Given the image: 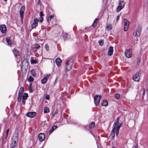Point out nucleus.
<instances>
[{"label":"nucleus","instance_id":"obj_1","mask_svg":"<svg viewBox=\"0 0 148 148\" xmlns=\"http://www.w3.org/2000/svg\"><path fill=\"white\" fill-rule=\"evenodd\" d=\"M28 66V63L27 59H24L22 63V66L21 68V71L22 73V76L23 77L26 75L27 70L26 67H27Z\"/></svg>","mask_w":148,"mask_h":148},{"label":"nucleus","instance_id":"obj_2","mask_svg":"<svg viewBox=\"0 0 148 148\" xmlns=\"http://www.w3.org/2000/svg\"><path fill=\"white\" fill-rule=\"evenodd\" d=\"M74 62V60L71 58L68 60L66 63V69L67 71H70L73 66Z\"/></svg>","mask_w":148,"mask_h":148},{"label":"nucleus","instance_id":"obj_3","mask_svg":"<svg viewBox=\"0 0 148 148\" xmlns=\"http://www.w3.org/2000/svg\"><path fill=\"white\" fill-rule=\"evenodd\" d=\"M141 74V71L139 70L133 76L132 79L135 81L139 82Z\"/></svg>","mask_w":148,"mask_h":148},{"label":"nucleus","instance_id":"obj_4","mask_svg":"<svg viewBox=\"0 0 148 148\" xmlns=\"http://www.w3.org/2000/svg\"><path fill=\"white\" fill-rule=\"evenodd\" d=\"M141 30V27L140 26H138L133 33V35L136 37L139 36L140 34Z\"/></svg>","mask_w":148,"mask_h":148},{"label":"nucleus","instance_id":"obj_5","mask_svg":"<svg viewBox=\"0 0 148 148\" xmlns=\"http://www.w3.org/2000/svg\"><path fill=\"white\" fill-rule=\"evenodd\" d=\"M18 140V135L17 134H14L13 137L12 138V141L11 144L12 146L15 145V147L16 145V143Z\"/></svg>","mask_w":148,"mask_h":148},{"label":"nucleus","instance_id":"obj_6","mask_svg":"<svg viewBox=\"0 0 148 148\" xmlns=\"http://www.w3.org/2000/svg\"><path fill=\"white\" fill-rule=\"evenodd\" d=\"M101 97V95H96L94 98V102L95 105H98L99 103Z\"/></svg>","mask_w":148,"mask_h":148},{"label":"nucleus","instance_id":"obj_7","mask_svg":"<svg viewBox=\"0 0 148 148\" xmlns=\"http://www.w3.org/2000/svg\"><path fill=\"white\" fill-rule=\"evenodd\" d=\"M25 10V7L24 6H22L21 8L20 11V15L21 19L22 22H23V18L24 13V11Z\"/></svg>","mask_w":148,"mask_h":148},{"label":"nucleus","instance_id":"obj_8","mask_svg":"<svg viewBox=\"0 0 148 148\" xmlns=\"http://www.w3.org/2000/svg\"><path fill=\"white\" fill-rule=\"evenodd\" d=\"M124 31L126 32L127 30L128 29L130 22L126 19H124Z\"/></svg>","mask_w":148,"mask_h":148},{"label":"nucleus","instance_id":"obj_9","mask_svg":"<svg viewBox=\"0 0 148 148\" xmlns=\"http://www.w3.org/2000/svg\"><path fill=\"white\" fill-rule=\"evenodd\" d=\"M125 54L127 58H131L132 56L131 50L130 49L127 50L125 51Z\"/></svg>","mask_w":148,"mask_h":148},{"label":"nucleus","instance_id":"obj_10","mask_svg":"<svg viewBox=\"0 0 148 148\" xmlns=\"http://www.w3.org/2000/svg\"><path fill=\"white\" fill-rule=\"evenodd\" d=\"M38 138L40 142H42L45 139V135L43 133H40L38 135Z\"/></svg>","mask_w":148,"mask_h":148},{"label":"nucleus","instance_id":"obj_11","mask_svg":"<svg viewBox=\"0 0 148 148\" xmlns=\"http://www.w3.org/2000/svg\"><path fill=\"white\" fill-rule=\"evenodd\" d=\"M36 115V113L35 112H29L26 114L27 116L30 118H33Z\"/></svg>","mask_w":148,"mask_h":148},{"label":"nucleus","instance_id":"obj_12","mask_svg":"<svg viewBox=\"0 0 148 148\" xmlns=\"http://www.w3.org/2000/svg\"><path fill=\"white\" fill-rule=\"evenodd\" d=\"M0 30L2 33H5L6 30V26L4 25L0 26Z\"/></svg>","mask_w":148,"mask_h":148},{"label":"nucleus","instance_id":"obj_13","mask_svg":"<svg viewBox=\"0 0 148 148\" xmlns=\"http://www.w3.org/2000/svg\"><path fill=\"white\" fill-rule=\"evenodd\" d=\"M122 124L121 123H120L119 125V126H116V127H113V128H114V131H116V135L119 133V129L120 127L122 126Z\"/></svg>","mask_w":148,"mask_h":148},{"label":"nucleus","instance_id":"obj_14","mask_svg":"<svg viewBox=\"0 0 148 148\" xmlns=\"http://www.w3.org/2000/svg\"><path fill=\"white\" fill-rule=\"evenodd\" d=\"M38 20L37 18H35L34 20V22L33 24L32 25V28L33 29L35 28L36 26L38 25Z\"/></svg>","mask_w":148,"mask_h":148},{"label":"nucleus","instance_id":"obj_15","mask_svg":"<svg viewBox=\"0 0 148 148\" xmlns=\"http://www.w3.org/2000/svg\"><path fill=\"white\" fill-rule=\"evenodd\" d=\"M113 47L111 46H110L109 48L108 52V55L109 56H112L113 53Z\"/></svg>","mask_w":148,"mask_h":148},{"label":"nucleus","instance_id":"obj_16","mask_svg":"<svg viewBox=\"0 0 148 148\" xmlns=\"http://www.w3.org/2000/svg\"><path fill=\"white\" fill-rule=\"evenodd\" d=\"M12 52L15 57H17L20 56V52L16 49H14L12 50Z\"/></svg>","mask_w":148,"mask_h":148},{"label":"nucleus","instance_id":"obj_17","mask_svg":"<svg viewBox=\"0 0 148 148\" xmlns=\"http://www.w3.org/2000/svg\"><path fill=\"white\" fill-rule=\"evenodd\" d=\"M119 117H118L116 119L115 121L114 124H113V127H116V126H119V124L120 123H119Z\"/></svg>","mask_w":148,"mask_h":148},{"label":"nucleus","instance_id":"obj_18","mask_svg":"<svg viewBox=\"0 0 148 148\" xmlns=\"http://www.w3.org/2000/svg\"><path fill=\"white\" fill-rule=\"evenodd\" d=\"M62 62V60L59 58H57L55 60V62L58 66L61 65Z\"/></svg>","mask_w":148,"mask_h":148},{"label":"nucleus","instance_id":"obj_19","mask_svg":"<svg viewBox=\"0 0 148 148\" xmlns=\"http://www.w3.org/2000/svg\"><path fill=\"white\" fill-rule=\"evenodd\" d=\"M115 131H114V128H113V129L111 131V134H110V136L111 138L112 139H113L115 136Z\"/></svg>","mask_w":148,"mask_h":148},{"label":"nucleus","instance_id":"obj_20","mask_svg":"<svg viewBox=\"0 0 148 148\" xmlns=\"http://www.w3.org/2000/svg\"><path fill=\"white\" fill-rule=\"evenodd\" d=\"M98 19H99L98 18H96L95 19V20H94V21L92 25V26L93 27H95L97 26V23H98L97 21L98 20Z\"/></svg>","mask_w":148,"mask_h":148},{"label":"nucleus","instance_id":"obj_21","mask_svg":"<svg viewBox=\"0 0 148 148\" xmlns=\"http://www.w3.org/2000/svg\"><path fill=\"white\" fill-rule=\"evenodd\" d=\"M125 3L123 1H121L119 2V6L122 8H123L125 6Z\"/></svg>","mask_w":148,"mask_h":148},{"label":"nucleus","instance_id":"obj_22","mask_svg":"<svg viewBox=\"0 0 148 148\" xmlns=\"http://www.w3.org/2000/svg\"><path fill=\"white\" fill-rule=\"evenodd\" d=\"M108 105V102L106 99H104L102 103V105L103 106H106Z\"/></svg>","mask_w":148,"mask_h":148},{"label":"nucleus","instance_id":"obj_23","mask_svg":"<svg viewBox=\"0 0 148 148\" xmlns=\"http://www.w3.org/2000/svg\"><path fill=\"white\" fill-rule=\"evenodd\" d=\"M57 128V126L56 125H54L51 130H50L49 132V134L51 133L54 130Z\"/></svg>","mask_w":148,"mask_h":148},{"label":"nucleus","instance_id":"obj_24","mask_svg":"<svg viewBox=\"0 0 148 148\" xmlns=\"http://www.w3.org/2000/svg\"><path fill=\"white\" fill-rule=\"evenodd\" d=\"M28 97V94L26 93H24L22 96V99L23 100H26Z\"/></svg>","mask_w":148,"mask_h":148},{"label":"nucleus","instance_id":"obj_25","mask_svg":"<svg viewBox=\"0 0 148 148\" xmlns=\"http://www.w3.org/2000/svg\"><path fill=\"white\" fill-rule=\"evenodd\" d=\"M6 41L7 43L9 45H11V42L10 40V38L9 37H8L6 38Z\"/></svg>","mask_w":148,"mask_h":148},{"label":"nucleus","instance_id":"obj_26","mask_svg":"<svg viewBox=\"0 0 148 148\" xmlns=\"http://www.w3.org/2000/svg\"><path fill=\"white\" fill-rule=\"evenodd\" d=\"M69 36L67 33L63 35V38L64 40H67L68 38L69 37Z\"/></svg>","mask_w":148,"mask_h":148},{"label":"nucleus","instance_id":"obj_27","mask_svg":"<svg viewBox=\"0 0 148 148\" xmlns=\"http://www.w3.org/2000/svg\"><path fill=\"white\" fill-rule=\"evenodd\" d=\"M24 91V88L23 87H21L19 90L18 94L22 95Z\"/></svg>","mask_w":148,"mask_h":148},{"label":"nucleus","instance_id":"obj_28","mask_svg":"<svg viewBox=\"0 0 148 148\" xmlns=\"http://www.w3.org/2000/svg\"><path fill=\"white\" fill-rule=\"evenodd\" d=\"M49 112V108L47 107H44V113H48Z\"/></svg>","mask_w":148,"mask_h":148},{"label":"nucleus","instance_id":"obj_29","mask_svg":"<svg viewBox=\"0 0 148 148\" xmlns=\"http://www.w3.org/2000/svg\"><path fill=\"white\" fill-rule=\"evenodd\" d=\"M32 75L33 77H36V73L35 71L33 69L31 71Z\"/></svg>","mask_w":148,"mask_h":148},{"label":"nucleus","instance_id":"obj_30","mask_svg":"<svg viewBox=\"0 0 148 148\" xmlns=\"http://www.w3.org/2000/svg\"><path fill=\"white\" fill-rule=\"evenodd\" d=\"M106 28L107 30H110L112 29V25L110 24L106 25Z\"/></svg>","mask_w":148,"mask_h":148},{"label":"nucleus","instance_id":"obj_31","mask_svg":"<svg viewBox=\"0 0 148 148\" xmlns=\"http://www.w3.org/2000/svg\"><path fill=\"white\" fill-rule=\"evenodd\" d=\"M22 95L18 94V101L20 102H21V97Z\"/></svg>","mask_w":148,"mask_h":148},{"label":"nucleus","instance_id":"obj_32","mask_svg":"<svg viewBox=\"0 0 148 148\" xmlns=\"http://www.w3.org/2000/svg\"><path fill=\"white\" fill-rule=\"evenodd\" d=\"M27 80L29 82H32L34 81V78L31 76H30L28 78Z\"/></svg>","mask_w":148,"mask_h":148},{"label":"nucleus","instance_id":"obj_33","mask_svg":"<svg viewBox=\"0 0 148 148\" xmlns=\"http://www.w3.org/2000/svg\"><path fill=\"white\" fill-rule=\"evenodd\" d=\"M95 123L94 122H92L90 125L89 127L90 129L93 128L95 126Z\"/></svg>","mask_w":148,"mask_h":148},{"label":"nucleus","instance_id":"obj_34","mask_svg":"<svg viewBox=\"0 0 148 148\" xmlns=\"http://www.w3.org/2000/svg\"><path fill=\"white\" fill-rule=\"evenodd\" d=\"M7 136H5V137H4L1 139V141L3 144L5 143L6 141V139Z\"/></svg>","mask_w":148,"mask_h":148},{"label":"nucleus","instance_id":"obj_35","mask_svg":"<svg viewBox=\"0 0 148 148\" xmlns=\"http://www.w3.org/2000/svg\"><path fill=\"white\" fill-rule=\"evenodd\" d=\"M98 42L100 45L102 46L104 43V41L103 40H101L98 41Z\"/></svg>","mask_w":148,"mask_h":148},{"label":"nucleus","instance_id":"obj_36","mask_svg":"<svg viewBox=\"0 0 148 148\" xmlns=\"http://www.w3.org/2000/svg\"><path fill=\"white\" fill-rule=\"evenodd\" d=\"M34 47L36 50H38L40 48V46L37 44H35L34 45Z\"/></svg>","mask_w":148,"mask_h":148},{"label":"nucleus","instance_id":"obj_37","mask_svg":"<svg viewBox=\"0 0 148 148\" xmlns=\"http://www.w3.org/2000/svg\"><path fill=\"white\" fill-rule=\"evenodd\" d=\"M54 17L53 15H52L48 17L47 18V21L49 22V21H51V19Z\"/></svg>","mask_w":148,"mask_h":148},{"label":"nucleus","instance_id":"obj_38","mask_svg":"<svg viewBox=\"0 0 148 148\" xmlns=\"http://www.w3.org/2000/svg\"><path fill=\"white\" fill-rule=\"evenodd\" d=\"M47 81V80L44 77L41 80V82L42 84H45L46 82Z\"/></svg>","mask_w":148,"mask_h":148},{"label":"nucleus","instance_id":"obj_39","mask_svg":"<svg viewBox=\"0 0 148 148\" xmlns=\"http://www.w3.org/2000/svg\"><path fill=\"white\" fill-rule=\"evenodd\" d=\"M123 8H122V7H121L120 6H119L116 9V11L117 12H119Z\"/></svg>","mask_w":148,"mask_h":148},{"label":"nucleus","instance_id":"obj_40","mask_svg":"<svg viewBox=\"0 0 148 148\" xmlns=\"http://www.w3.org/2000/svg\"><path fill=\"white\" fill-rule=\"evenodd\" d=\"M57 114L58 112L57 111H56L54 112H53L52 113V118H54L55 117V115H57Z\"/></svg>","mask_w":148,"mask_h":148},{"label":"nucleus","instance_id":"obj_41","mask_svg":"<svg viewBox=\"0 0 148 148\" xmlns=\"http://www.w3.org/2000/svg\"><path fill=\"white\" fill-rule=\"evenodd\" d=\"M31 64H36L37 63V62L36 60L32 59H31Z\"/></svg>","mask_w":148,"mask_h":148},{"label":"nucleus","instance_id":"obj_42","mask_svg":"<svg viewBox=\"0 0 148 148\" xmlns=\"http://www.w3.org/2000/svg\"><path fill=\"white\" fill-rule=\"evenodd\" d=\"M115 97L116 99H118L120 97V95L119 94H116L115 95Z\"/></svg>","mask_w":148,"mask_h":148},{"label":"nucleus","instance_id":"obj_43","mask_svg":"<svg viewBox=\"0 0 148 148\" xmlns=\"http://www.w3.org/2000/svg\"><path fill=\"white\" fill-rule=\"evenodd\" d=\"M45 49L47 51H48L49 50V47L48 44H46L45 45Z\"/></svg>","mask_w":148,"mask_h":148},{"label":"nucleus","instance_id":"obj_44","mask_svg":"<svg viewBox=\"0 0 148 148\" xmlns=\"http://www.w3.org/2000/svg\"><path fill=\"white\" fill-rule=\"evenodd\" d=\"M50 76V74H47L44 76V78L47 80L48 78Z\"/></svg>","mask_w":148,"mask_h":148},{"label":"nucleus","instance_id":"obj_45","mask_svg":"<svg viewBox=\"0 0 148 148\" xmlns=\"http://www.w3.org/2000/svg\"><path fill=\"white\" fill-rule=\"evenodd\" d=\"M43 20V17H40L39 18V21L40 23H41L42 22Z\"/></svg>","mask_w":148,"mask_h":148},{"label":"nucleus","instance_id":"obj_46","mask_svg":"<svg viewBox=\"0 0 148 148\" xmlns=\"http://www.w3.org/2000/svg\"><path fill=\"white\" fill-rule=\"evenodd\" d=\"M29 90L30 92H33V90L31 87H29Z\"/></svg>","mask_w":148,"mask_h":148},{"label":"nucleus","instance_id":"obj_47","mask_svg":"<svg viewBox=\"0 0 148 148\" xmlns=\"http://www.w3.org/2000/svg\"><path fill=\"white\" fill-rule=\"evenodd\" d=\"M140 59H138V60L137 62V64L138 66L140 64Z\"/></svg>","mask_w":148,"mask_h":148},{"label":"nucleus","instance_id":"obj_48","mask_svg":"<svg viewBox=\"0 0 148 148\" xmlns=\"http://www.w3.org/2000/svg\"><path fill=\"white\" fill-rule=\"evenodd\" d=\"M44 16V15L42 12H41L40 14V17H42L43 16Z\"/></svg>","mask_w":148,"mask_h":148},{"label":"nucleus","instance_id":"obj_49","mask_svg":"<svg viewBox=\"0 0 148 148\" xmlns=\"http://www.w3.org/2000/svg\"><path fill=\"white\" fill-rule=\"evenodd\" d=\"M45 99L47 100H49V96L48 95H47L45 97Z\"/></svg>","mask_w":148,"mask_h":148},{"label":"nucleus","instance_id":"obj_50","mask_svg":"<svg viewBox=\"0 0 148 148\" xmlns=\"http://www.w3.org/2000/svg\"><path fill=\"white\" fill-rule=\"evenodd\" d=\"M9 131V129H8L6 130V136H8Z\"/></svg>","mask_w":148,"mask_h":148},{"label":"nucleus","instance_id":"obj_51","mask_svg":"<svg viewBox=\"0 0 148 148\" xmlns=\"http://www.w3.org/2000/svg\"><path fill=\"white\" fill-rule=\"evenodd\" d=\"M7 119L6 118L2 120V122L3 123H5L7 121Z\"/></svg>","mask_w":148,"mask_h":148},{"label":"nucleus","instance_id":"obj_52","mask_svg":"<svg viewBox=\"0 0 148 148\" xmlns=\"http://www.w3.org/2000/svg\"><path fill=\"white\" fill-rule=\"evenodd\" d=\"M25 100H23L22 99V103H23L24 105L25 104Z\"/></svg>","mask_w":148,"mask_h":148},{"label":"nucleus","instance_id":"obj_53","mask_svg":"<svg viewBox=\"0 0 148 148\" xmlns=\"http://www.w3.org/2000/svg\"><path fill=\"white\" fill-rule=\"evenodd\" d=\"M119 18H120V16H119V15L117 16V18H116V20H117V21L119 19Z\"/></svg>","mask_w":148,"mask_h":148},{"label":"nucleus","instance_id":"obj_54","mask_svg":"<svg viewBox=\"0 0 148 148\" xmlns=\"http://www.w3.org/2000/svg\"><path fill=\"white\" fill-rule=\"evenodd\" d=\"M145 89H143V95H145Z\"/></svg>","mask_w":148,"mask_h":148},{"label":"nucleus","instance_id":"obj_55","mask_svg":"<svg viewBox=\"0 0 148 148\" xmlns=\"http://www.w3.org/2000/svg\"><path fill=\"white\" fill-rule=\"evenodd\" d=\"M67 95V94L66 93H64L62 95V96L61 97H62L63 96H65V95Z\"/></svg>","mask_w":148,"mask_h":148},{"label":"nucleus","instance_id":"obj_56","mask_svg":"<svg viewBox=\"0 0 148 148\" xmlns=\"http://www.w3.org/2000/svg\"><path fill=\"white\" fill-rule=\"evenodd\" d=\"M10 148H15V145H13Z\"/></svg>","mask_w":148,"mask_h":148},{"label":"nucleus","instance_id":"obj_57","mask_svg":"<svg viewBox=\"0 0 148 148\" xmlns=\"http://www.w3.org/2000/svg\"><path fill=\"white\" fill-rule=\"evenodd\" d=\"M32 85V84L31 83H30L29 86L31 87Z\"/></svg>","mask_w":148,"mask_h":148},{"label":"nucleus","instance_id":"obj_58","mask_svg":"<svg viewBox=\"0 0 148 148\" xmlns=\"http://www.w3.org/2000/svg\"><path fill=\"white\" fill-rule=\"evenodd\" d=\"M132 148H136V146H134Z\"/></svg>","mask_w":148,"mask_h":148},{"label":"nucleus","instance_id":"obj_59","mask_svg":"<svg viewBox=\"0 0 148 148\" xmlns=\"http://www.w3.org/2000/svg\"><path fill=\"white\" fill-rule=\"evenodd\" d=\"M98 148H102L101 147L99 146L98 147Z\"/></svg>","mask_w":148,"mask_h":148},{"label":"nucleus","instance_id":"obj_60","mask_svg":"<svg viewBox=\"0 0 148 148\" xmlns=\"http://www.w3.org/2000/svg\"><path fill=\"white\" fill-rule=\"evenodd\" d=\"M5 1H6L7 0H3Z\"/></svg>","mask_w":148,"mask_h":148},{"label":"nucleus","instance_id":"obj_61","mask_svg":"<svg viewBox=\"0 0 148 148\" xmlns=\"http://www.w3.org/2000/svg\"><path fill=\"white\" fill-rule=\"evenodd\" d=\"M113 148H116L114 147H113Z\"/></svg>","mask_w":148,"mask_h":148}]
</instances>
